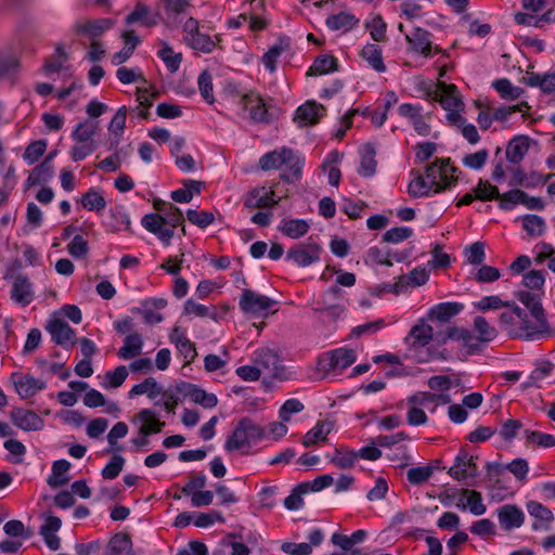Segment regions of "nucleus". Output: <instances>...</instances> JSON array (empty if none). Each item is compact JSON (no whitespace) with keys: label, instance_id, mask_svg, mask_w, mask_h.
I'll return each mask as SVG.
<instances>
[{"label":"nucleus","instance_id":"864d4df0","mask_svg":"<svg viewBox=\"0 0 555 555\" xmlns=\"http://www.w3.org/2000/svg\"><path fill=\"white\" fill-rule=\"evenodd\" d=\"M408 193L413 198L427 197L434 194V186L423 176H417L408 185Z\"/></svg>","mask_w":555,"mask_h":555},{"label":"nucleus","instance_id":"f257e3e1","mask_svg":"<svg viewBox=\"0 0 555 555\" xmlns=\"http://www.w3.org/2000/svg\"><path fill=\"white\" fill-rule=\"evenodd\" d=\"M475 327L479 335H475L473 331L448 326L446 330L438 331L436 334V343L444 345L449 339L462 341L467 354H475L481 350V344L486 341V318L477 317L474 321Z\"/></svg>","mask_w":555,"mask_h":555},{"label":"nucleus","instance_id":"5fc2aeb1","mask_svg":"<svg viewBox=\"0 0 555 555\" xmlns=\"http://www.w3.org/2000/svg\"><path fill=\"white\" fill-rule=\"evenodd\" d=\"M492 87L504 100H517L525 92L524 89L513 86L512 82L506 78L493 81Z\"/></svg>","mask_w":555,"mask_h":555},{"label":"nucleus","instance_id":"bf43d9fd","mask_svg":"<svg viewBox=\"0 0 555 555\" xmlns=\"http://www.w3.org/2000/svg\"><path fill=\"white\" fill-rule=\"evenodd\" d=\"M365 28L374 41L382 42L386 40L387 24L380 14H376L371 21L366 22Z\"/></svg>","mask_w":555,"mask_h":555},{"label":"nucleus","instance_id":"603ef678","mask_svg":"<svg viewBox=\"0 0 555 555\" xmlns=\"http://www.w3.org/2000/svg\"><path fill=\"white\" fill-rule=\"evenodd\" d=\"M70 466H72L70 462H68L65 459L54 461L52 464V475L53 476L49 477V479H48L49 486L52 488H56V487L67 483L68 478L62 477V476L69 470Z\"/></svg>","mask_w":555,"mask_h":555},{"label":"nucleus","instance_id":"4c0bfd02","mask_svg":"<svg viewBox=\"0 0 555 555\" xmlns=\"http://www.w3.org/2000/svg\"><path fill=\"white\" fill-rule=\"evenodd\" d=\"M78 203L83 209L94 211L96 215H101L106 207V199L96 188H89L88 191L81 195Z\"/></svg>","mask_w":555,"mask_h":555},{"label":"nucleus","instance_id":"4468645a","mask_svg":"<svg viewBox=\"0 0 555 555\" xmlns=\"http://www.w3.org/2000/svg\"><path fill=\"white\" fill-rule=\"evenodd\" d=\"M326 115V107L314 100H309L299 105L295 111L294 121L299 127L313 126L320 122L321 118Z\"/></svg>","mask_w":555,"mask_h":555},{"label":"nucleus","instance_id":"2eb2a0df","mask_svg":"<svg viewBox=\"0 0 555 555\" xmlns=\"http://www.w3.org/2000/svg\"><path fill=\"white\" fill-rule=\"evenodd\" d=\"M398 114L410 120L414 131L423 137L429 135L431 131L430 125L425 120L423 106L414 103H402L398 107Z\"/></svg>","mask_w":555,"mask_h":555},{"label":"nucleus","instance_id":"c756f323","mask_svg":"<svg viewBox=\"0 0 555 555\" xmlns=\"http://www.w3.org/2000/svg\"><path fill=\"white\" fill-rule=\"evenodd\" d=\"M456 506L463 511L468 508L476 516L482 515L486 512L481 493L475 490H462Z\"/></svg>","mask_w":555,"mask_h":555},{"label":"nucleus","instance_id":"a18cd8bd","mask_svg":"<svg viewBox=\"0 0 555 555\" xmlns=\"http://www.w3.org/2000/svg\"><path fill=\"white\" fill-rule=\"evenodd\" d=\"M99 129V121L85 119L76 125L72 132V138L77 143L94 142L93 137Z\"/></svg>","mask_w":555,"mask_h":555},{"label":"nucleus","instance_id":"20e7f679","mask_svg":"<svg viewBox=\"0 0 555 555\" xmlns=\"http://www.w3.org/2000/svg\"><path fill=\"white\" fill-rule=\"evenodd\" d=\"M459 168L451 164L450 158H437L425 168V178L434 186V194L450 189L456 181Z\"/></svg>","mask_w":555,"mask_h":555},{"label":"nucleus","instance_id":"72a5a7b5","mask_svg":"<svg viewBox=\"0 0 555 555\" xmlns=\"http://www.w3.org/2000/svg\"><path fill=\"white\" fill-rule=\"evenodd\" d=\"M507 308L503 312L493 311V318L499 320L502 331L506 332L509 336L517 337V319L520 317L521 309L516 306Z\"/></svg>","mask_w":555,"mask_h":555},{"label":"nucleus","instance_id":"b1692460","mask_svg":"<svg viewBox=\"0 0 555 555\" xmlns=\"http://www.w3.org/2000/svg\"><path fill=\"white\" fill-rule=\"evenodd\" d=\"M360 165L357 172L363 178L373 177L376 172L377 162L376 146L374 143L367 142L359 149Z\"/></svg>","mask_w":555,"mask_h":555},{"label":"nucleus","instance_id":"f8f14e48","mask_svg":"<svg viewBox=\"0 0 555 555\" xmlns=\"http://www.w3.org/2000/svg\"><path fill=\"white\" fill-rule=\"evenodd\" d=\"M321 246L317 243L297 244L286 253L285 260L305 268L320 260Z\"/></svg>","mask_w":555,"mask_h":555},{"label":"nucleus","instance_id":"a878e982","mask_svg":"<svg viewBox=\"0 0 555 555\" xmlns=\"http://www.w3.org/2000/svg\"><path fill=\"white\" fill-rule=\"evenodd\" d=\"M292 149L287 146H282L280 149H275L263 154L258 162V166L263 171L276 170L283 167V164L286 160H289L287 157L291 155Z\"/></svg>","mask_w":555,"mask_h":555},{"label":"nucleus","instance_id":"f704fd0d","mask_svg":"<svg viewBox=\"0 0 555 555\" xmlns=\"http://www.w3.org/2000/svg\"><path fill=\"white\" fill-rule=\"evenodd\" d=\"M339 63L338 59L332 54H321L317 56L309 67L308 76H322L332 74L338 70Z\"/></svg>","mask_w":555,"mask_h":555},{"label":"nucleus","instance_id":"58836bf2","mask_svg":"<svg viewBox=\"0 0 555 555\" xmlns=\"http://www.w3.org/2000/svg\"><path fill=\"white\" fill-rule=\"evenodd\" d=\"M141 423L140 428H144L150 431V436L153 434H159L165 427V422L159 420V414L153 409H142L135 416Z\"/></svg>","mask_w":555,"mask_h":555},{"label":"nucleus","instance_id":"39448f33","mask_svg":"<svg viewBox=\"0 0 555 555\" xmlns=\"http://www.w3.org/2000/svg\"><path fill=\"white\" fill-rule=\"evenodd\" d=\"M184 34L183 41L192 50L209 54L216 49V41L210 35L201 31L199 22L190 16L181 25Z\"/></svg>","mask_w":555,"mask_h":555},{"label":"nucleus","instance_id":"13d9d810","mask_svg":"<svg viewBox=\"0 0 555 555\" xmlns=\"http://www.w3.org/2000/svg\"><path fill=\"white\" fill-rule=\"evenodd\" d=\"M334 482V478L330 474L320 475L311 481H302L298 483V490L305 492L306 494L309 492H318L321 491Z\"/></svg>","mask_w":555,"mask_h":555},{"label":"nucleus","instance_id":"dca6fc26","mask_svg":"<svg viewBox=\"0 0 555 555\" xmlns=\"http://www.w3.org/2000/svg\"><path fill=\"white\" fill-rule=\"evenodd\" d=\"M141 224L147 232L156 235L165 246L170 245L175 232L170 228H164L163 215L158 212L145 214L141 219Z\"/></svg>","mask_w":555,"mask_h":555},{"label":"nucleus","instance_id":"7ed1b4c3","mask_svg":"<svg viewBox=\"0 0 555 555\" xmlns=\"http://www.w3.org/2000/svg\"><path fill=\"white\" fill-rule=\"evenodd\" d=\"M517 323V338L538 340L551 334V327L544 311L531 312L521 309Z\"/></svg>","mask_w":555,"mask_h":555},{"label":"nucleus","instance_id":"412c9836","mask_svg":"<svg viewBox=\"0 0 555 555\" xmlns=\"http://www.w3.org/2000/svg\"><path fill=\"white\" fill-rule=\"evenodd\" d=\"M289 160H286L283 166V172L280 178L286 183H296L302 178V169L306 164V158L299 152L292 149L291 155L287 156Z\"/></svg>","mask_w":555,"mask_h":555},{"label":"nucleus","instance_id":"338daca9","mask_svg":"<svg viewBox=\"0 0 555 555\" xmlns=\"http://www.w3.org/2000/svg\"><path fill=\"white\" fill-rule=\"evenodd\" d=\"M47 150L44 140H37L29 143L24 152V159L28 165H33L39 160Z\"/></svg>","mask_w":555,"mask_h":555},{"label":"nucleus","instance_id":"37998d69","mask_svg":"<svg viewBox=\"0 0 555 555\" xmlns=\"http://www.w3.org/2000/svg\"><path fill=\"white\" fill-rule=\"evenodd\" d=\"M15 387L22 399H28L34 397L38 391L43 390L47 385L44 382L27 374L24 378H20L18 382H15Z\"/></svg>","mask_w":555,"mask_h":555},{"label":"nucleus","instance_id":"aec40b11","mask_svg":"<svg viewBox=\"0 0 555 555\" xmlns=\"http://www.w3.org/2000/svg\"><path fill=\"white\" fill-rule=\"evenodd\" d=\"M177 390L182 392L185 397H189L192 402L205 409H211L218 404L216 395L206 392L195 384L181 382L177 386Z\"/></svg>","mask_w":555,"mask_h":555},{"label":"nucleus","instance_id":"9d476101","mask_svg":"<svg viewBox=\"0 0 555 555\" xmlns=\"http://www.w3.org/2000/svg\"><path fill=\"white\" fill-rule=\"evenodd\" d=\"M241 104L245 111H248L249 118L255 124H271L275 118L257 91L243 94Z\"/></svg>","mask_w":555,"mask_h":555},{"label":"nucleus","instance_id":"0e129e2a","mask_svg":"<svg viewBox=\"0 0 555 555\" xmlns=\"http://www.w3.org/2000/svg\"><path fill=\"white\" fill-rule=\"evenodd\" d=\"M413 229L410 227H395L387 230L382 240L385 243L399 244L413 235Z\"/></svg>","mask_w":555,"mask_h":555},{"label":"nucleus","instance_id":"6e6552de","mask_svg":"<svg viewBox=\"0 0 555 555\" xmlns=\"http://www.w3.org/2000/svg\"><path fill=\"white\" fill-rule=\"evenodd\" d=\"M44 328L51 335L52 341L65 350H70L77 343L75 330L57 312L52 314Z\"/></svg>","mask_w":555,"mask_h":555},{"label":"nucleus","instance_id":"79ce46f5","mask_svg":"<svg viewBox=\"0 0 555 555\" xmlns=\"http://www.w3.org/2000/svg\"><path fill=\"white\" fill-rule=\"evenodd\" d=\"M310 225L305 219H286L284 218L279 225V231H281L285 236L289 238H300L307 234Z\"/></svg>","mask_w":555,"mask_h":555},{"label":"nucleus","instance_id":"c03bdc74","mask_svg":"<svg viewBox=\"0 0 555 555\" xmlns=\"http://www.w3.org/2000/svg\"><path fill=\"white\" fill-rule=\"evenodd\" d=\"M325 456L331 464L340 469L352 468L358 460L357 451L347 448H336L332 455L326 454Z\"/></svg>","mask_w":555,"mask_h":555},{"label":"nucleus","instance_id":"052dcab7","mask_svg":"<svg viewBox=\"0 0 555 555\" xmlns=\"http://www.w3.org/2000/svg\"><path fill=\"white\" fill-rule=\"evenodd\" d=\"M128 375L127 366L118 365L113 371H107L105 373L103 386L105 388H118L125 383Z\"/></svg>","mask_w":555,"mask_h":555},{"label":"nucleus","instance_id":"a211bd4d","mask_svg":"<svg viewBox=\"0 0 555 555\" xmlns=\"http://www.w3.org/2000/svg\"><path fill=\"white\" fill-rule=\"evenodd\" d=\"M10 417L17 428L25 431H37L44 426L43 420L33 410L14 408L10 413Z\"/></svg>","mask_w":555,"mask_h":555},{"label":"nucleus","instance_id":"ddd939ff","mask_svg":"<svg viewBox=\"0 0 555 555\" xmlns=\"http://www.w3.org/2000/svg\"><path fill=\"white\" fill-rule=\"evenodd\" d=\"M430 37L431 34L427 29L418 26L414 27L410 34H405L410 49L424 57H433L440 52L438 47H433Z\"/></svg>","mask_w":555,"mask_h":555},{"label":"nucleus","instance_id":"393cba45","mask_svg":"<svg viewBox=\"0 0 555 555\" xmlns=\"http://www.w3.org/2000/svg\"><path fill=\"white\" fill-rule=\"evenodd\" d=\"M334 429V423L327 420H320L308 430L301 439V443L306 448L313 447L320 442H325L327 436Z\"/></svg>","mask_w":555,"mask_h":555},{"label":"nucleus","instance_id":"423d86ee","mask_svg":"<svg viewBox=\"0 0 555 555\" xmlns=\"http://www.w3.org/2000/svg\"><path fill=\"white\" fill-rule=\"evenodd\" d=\"M276 305V300L249 288H244L238 299L241 311L251 317L267 318Z\"/></svg>","mask_w":555,"mask_h":555},{"label":"nucleus","instance_id":"c85d7f7f","mask_svg":"<svg viewBox=\"0 0 555 555\" xmlns=\"http://www.w3.org/2000/svg\"><path fill=\"white\" fill-rule=\"evenodd\" d=\"M463 309L464 305L461 302L444 301L433 306L427 312V318L430 321L448 322Z\"/></svg>","mask_w":555,"mask_h":555},{"label":"nucleus","instance_id":"49530a36","mask_svg":"<svg viewBox=\"0 0 555 555\" xmlns=\"http://www.w3.org/2000/svg\"><path fill=\"white\" fill-rule=\"evenodd\" d=\"M132 540L127 532H117L108 541L111 555H132Z\"/></svg>","mask_w":555,"mask_h":555},{"label":"nucleus","instance_id":"473e14b6","mask_svg":"<svg viewBox=\"0 0 555 555\" xmlns=\"http://www.w3.org/2000/svg\"><path fill=\"white\" fill-rule=\"evenodd\" d=\"M289 38L288 37H280L278 41L271 46L268 51L262 56V63L264 68L273 74L276 72V62L281 54L289 49Z\"/></svg>","mask_w":555,"mask_h":555},{"label":"nucleus","instance_id":"6ab92c4d","mask_svg":"<svg viewBox=\"0 0 555 555\" xmlns=\"http://www.w3.org/2000/svg\"><path fill=\"white\" fill-rule=\"evenodd\" d=\"M439 93L435 94L434 101L439 102L443 109L451 111L464 108V102L457 87L453 83L439 82Z\"/></svg>","mask_w":555,"mask_h":555},{"label":"nucleus","instance_id":"bb28decb","mask_svg":"<svg viewBox=\"0 0 555 555\" xmlns=\"http://www.w3.org/2000/svg\"><path fill=\"white\" fill-rule=\"evenodd\" d=\"M280 197H276L275 192L270 190L264 194H261L260 189L250 190L245 199L244 207L254 209V208H271L274 205L279 204Z\"/></svg>","mask_w":555,"mask_h":555},{"label":"nucleus","instance_id":"680f3d73","mask_svg":"<svg viewBox=\"0 0 555 555\" xmlns=\"http://www.w3.org/2000/svg\"><path fill=\"white\" fill-rule=\"evenodd\" d=\"M522 228L531 236H540L546 229L544 219L537 215H526L522 217Z\"/></svg>","mask_w":555,"mask_h":555},{"label":"nucleus","instance_id":"c9c22d12","mask_svg":"<svg viewBox=\"0 0 555 555\" xmlns=\"http://www.w3.org/2000/svg\"><path fill=\"white\" fill-rule=\"evenodd\" d=\"M436 334L437 332L434 333L429 324L420 321L410 331V337L413 339L411 347L413 349L426 347L431 340H436Z\"/></svg>","mask_w":555,"mask_h":555},{"label":"nucleus","instance_id":"1a4fd4ad","mask_svg":"<svg viewBox=\"0 0 555 555\" xmlns=\"http://www.w3.org/2000/svg\"><path fill=\"white\" fill-rule=\"evenodd\" d=\"M357 360V354L352 349L345 347L336 348L319 357V370L330 373L337 370L341 371L352 365Z\"/></svg>","mask_w":555,"mask_h":555},{"label":"nucleus","instance_id":"0eeeda50","mask_svg":"<svg viewBox=\"0 0 555 555\" xmlns=\"http://www.w3.org/2000/svg\"><path fill=\"white\" fill-rule=\"evenodd\" d=\"M479 455L462 447L455 455L453 465L449 467L448 474L457 481H465L468 478H475L478 475V465L476 460Z\"/></svg>","mask_w":555,"mask_h":555},{"label":"nucleus","instance_id":"de8ad7c7","mask_svg":"<svg viewBox=\"0 0 555 555\" xmlns=\"http://www.w3.org/2000/svg\"><path fill=\"white\" fill-rule=\"evenodd\" d=\"M53 177V165L50 159H43L37 165L26 180V186H33L42 182H48Z\"/></svg>","mask_w":555,"mask_h":555},{"label":"nucleus","instance_id":"3c124183","mask_svg":"<svg viewBox=\"0 0 555 555\" xmlns=\"http://www.w3.org/2000/svg\"><path fill=\"white\" fill-rule=\"evenodd\" d=\"M162 392V387L154 377H147L142 383L135 384L129 391V397L147 395L150 399H154Z\"/></svg>","mask_w":555,"mask_h":555},{"label":"nucleus","instance_id":"f03ea898","mask_svg":"<svg viewBox=\"0 0 555 555\" xmlns=\"http://www.w3.org/2000/svg\"><path fill=\"white\" fill-rule=\"evenodd\" d=\"M264 429L249 417H242L233 433L224 442L227 452L241 451L242 454H249V449L264 438Z\"/></svg>","mask_w":555,"mask_h":555},{"label":"nucleus","instance_id":"e2e57ef3","mask_svg":"<svg viewBox=\"0 0 555 555\" xmlns=\"http://www.w3.org/2000/svg\"><path fill=\"white\" fill-rule=\"evenodd\" d=\"M186 219L192 224L198 227L199 229H206L208 225L214 223L215 214L208 210H196V209H188L186 210Z\"/></svg>","mask_w":555,"mask_h":555},{"label":"nucleus","instance_id":"7c9ffc66","mask_svg":"<svg viewBox=\"0 0 555 555\" xmlns=\"http://www.w3.org/2000/svg\"><path fill=\"white\" fill-rule=\"evenodd\" d=\"M499 522L505 530L519 528L524 522V513L515 505H503L498 509Z\"/></svg>","mask_w":555,"mask_h":555},{"label":"nucleus","instance_id":"cd10ccee","mask_svg":"<svg viewBox=\"0 0 555 555\" xmlns=\"http://www.w3.org/2000/svg\"><path fill=\"white\" fill-rule=\"evenodd\" d=\"M105 225L112 233L120 231L131 232V220L122 205H116L109 209Z\"/></svg>","mask_w":555,"mask_h":555},{"label":"nucleus","instance_id":"f3484780","mask_svg":"<svg viewBox=\"0 0 555 555\" xmlns=\"http://www.w3.org/2000/svg\"><path fill=\"white\" fill-rule=\"evenodd\" d=\"M164 9V24L175 28L184 23V14L192 7L191 0H162Z\"/></svg>","mask_w":555,"mask_h":555},{"label":"nucleus","instance_id":"e433bc0d","mask_svg":"<svg viewBox=\"0 0 555 555\" xmlns=\"http://www.w3.org/2000/svg\"><path fill=\"white\" fill-rule=\"evenodd\" d=\"M143 345L141 334L130 333L125 337L124 345L117 350V357L121 360L132 359L142 352Z\"/></svg>","mask_w":555,"mask_h":555},{"label":"nucleus","instance_id":"9b49d317","mask_svg":"<svg viewBox=\"0 0 555 555\" xmlns=\"http://www.w3.org/2000/svg\"><path fill=\"white\" fill-rule=\"evenodd\" d=\"M505 470L511 472L518 480L525 481L529 472L528 462L525 459H516L505 466L499 463H488V481L496 478V482H503Z\"/></svg>","mask_w":555,"mask_h":555},{"label":"nucleus","instance_id":"69168bd1","mask_svg":"<svg viewBox=\"0 0 555 555\" xmlns=\"http://www.w3.org/2000/svg\"><path fill=\"white\" fill-rule=\"evenodd\" d=\"M117 79L124 85H130L133 82H146L140 68H129L126 66L119 67L116 70Z\"/></svg>","mask_w":555,"mask_h":555},{"label":"nucleus","instance_id":"774afa93","mask_svg":"<svg viewBox=\"0 0 555 555\" xmlns=\"http://www.w3.org/2000/svg\"><path fill=\"white\" fill-rule=\"evenodd\" d=\"M304 403L297 398L287 399L279 411V417L282 422H289L292 415L302 412Z\"/></svg>","mask_w":555,"mask_h":555},{"label":"nucleus","instance_id":"ea45409f","mask_svg":"<svg viewBox=\"0 0 555 555\" xmlns=\"http://www.w3.org/2000/svg\"><path fill=\"white\" fill-rule=\"evenodd\" d=\"M367 64L377 73H385L387 67L383 59V50L376 43H366L360 54Z\"/></svg>","mask_w":555,"mask_h":555},{"label":"nucleus","instance_id":"09e8293b","mask_svg":"<svg viewBox=\"0 0 555 555\" xmlns=\"http://www.w3.org/2000/svg\"><path fill=\"white\" fill-rule=\"evenodd\" d=\"M157 56L164 62L169 73L173 74L180 68L182 54L175 53L173 49L167 42H162V48L158 50Z\"/></svg>","mask_w":555,"mask_h":555},{"label":"nucleus","instance_id":"6e6d98bb","mask_svg":"<svg viewBox=\"0 0 555 555\" xmlns=\"http://www.w3.org/2000/svg\"><path fill=\"white\" fill-rule=\"evenodd\" d=\"M198 90L202 98L208 104H214L216 99L214 95L212 75L209 70L204 69L197 77Z\"/></svg>","mask_w":555,"mask_h":555},{"label":"nucleus","instance_id":"4be33fe9","mask_svg":"<svg viewBox=\"0 0 555 555\" xmlns=\"http://www.w3.org/2000/svg\"><path fill=\"white\" fill-rule=\"evenodd\" d=\"M170 343L175 344L179 353L190 364L197 356L195 345L186 337L185 331L180 326H175L169 334Z\"/></svg>","mask_w":555,"mask_h":555},{"label":"nucleus","instance_id":"4d7b16f0","mask_svg":"<svg viewBox=\"0 0 555 555\" xmlns=\"http://www.w3.org/2000/svg\"><path fill=\"white\" fill-rule=\"evenodd\" d=\"M528 149L529 145L525 138L513 139L506 147V158L513 164H518L528 152Z\"/></svg>","mask_w":555,"mask_h":555},{"label":"nucleus","instance_id":"5701e85b","mask_svg":"<svg viewBox=\"0 0 555 555\" xmlns=\"http://www.w3.org/2000/svg\"><path fill=\"white\" fill-rule=\"evenodd\" d=\"M11 299L23 307L34 300L33 285L27 275H16L12 283Z\"/></svg>","mask_w":555,"mask_h":555},{"label":"nucleus","instance_id":"8fccbe9b","mask_svg":"<svg viewBox=\"0 0 555 555\" xmlns=\"http://www.w3.org/2000/svg\"><path fill=\"white\" fill-rule=\"evenodd\" d=\"M113 25L109 18H100L88 21L80 24L77 28L79 34L89 35L91 37H100L104 31L108 30Z\"/></svg>","mask_w":555,"mask_h":555},{"label":"nucleus","instance_id":"a19ab883","mask_svg":"<svg viewBox=\"0 0 555 555\" xmlns=\"http://www.w3.org/2000/svg\"><path fill=\"white\" fill-rule=\"evenodd\" d=\"M325 24L331 30H343L346 33L358 26L359 18H357L352 13L339 12L337 14L330 15L326 18Z\"/></svg>","mask_w":555,"mask_h":555},{"label":"nucleus","instance_id":"2f4dec72","mask_svg":"<svg viewBox=\"0 0 555 555\" xmlns=\"http://www.w3.org/2000/svg\"><path fill=\"white\" fill-rule=\"evenodd\" d=\"M159 15L158 14H151L150 9L146 4L142 2H138L134 5V9L132 12H130L126 18L125 23L127 25H132L135 23H141L145 27H153L157 25Z\"/></svg>","mask_w":555,"mask_h":555}]
</instances>
